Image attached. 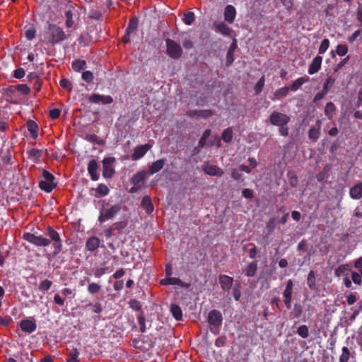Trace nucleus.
<instances>
[{"mask_svg": "<svg viewBox=\"0 0 362 362\" xmlns=\"http://www.w3.org/2000/svg\"><path fill=\"white\" fill-rule=\"evenodd\" d=\"M112 269H110L107 267H101L99 269H97L94 273V276L96 278H100L103 275L107 273H110L112 272Z\"/></svg>", "mask_w": 362, "mask_h": 362, "instance_id": "nucleus-53", "label": "nucleus"}, {"mask_svg": "<svg viewBox=\"0 0 362 362\" xmlns=\"http://www.w3.org/2000/svg\"><path fill=\"white\" fill-rule=\"evenodd\" d=\"M46 234L53 241V257H56L62 250V243L60 238V235L59 233L51 226L47 227Z\"/></svg>", "mask_w": 362, "mask_h": 362, "instance_id": "nucleus-6", "label": "nucleus"}, {"mask_svg": "<svg viewBox=\"0 0 362 362\" xmlns=\"http://www.w3.org/2000/svg\"><path fill=\"white\" fill-rule=\"evenodd\" d=\"M310 81V78L308 76H303L297 78L289 87V90L291 89L292 91H296L298 90L300 86Z\"/></svg>", "mask_w": 362, "mask_h": 362, "instance_id": "nucleus-29", "label": "nucleus"}, {"mask_svg": "<svg viewBox=\"0 0 362 362\" xmlns=\"http://www.w3.org/2000/svg\"><path fill=\"white\" fill-rule=\"evenodd\" d=\"M289 92V87L284 86L277 89L274 93V96L272 98L273 100H279L283 98H285Z\"/></svg>", "mask_w": 362, "mask_h": 362, "instance_id": "nucleus-30", "label": "nucleus"}, {"mask_svg": "<svg viewBox=\"0 0 362 362\" xmlns=\"http://www.w3.org/2000/svg\"><path fill=\"white\" fill-rule=\"evenodd\" d=\"M127 226V222L126 221H121L115 223L112 226L114 228V230H121L125 228Z\"/></svg>", "mask_w": 362, "mask_h": 362, "instance_id": "nucleus-59", "label": "nucleus"}, {"mask_svg": "<svg viewBox=\"0 0 362 362\" xmlns=\"http://www.w3.org/2000/svg\"><path fill=\"white\" fill-rule=\"evenodd\" d=\"M336 111V106L332 102H329L325 107V114L329 119H332Z\"/></svg>", "mask_w": 362, "mask_h": 362, "instance_id": "nucleus-36", "label": "nucleus"}, {"mask_svg": "<svg viewBox=\"0 0 362 362\" xmlns=\"http://www.w3.org/2000/svg\"><path fill=\"white\" fill-rule=\"evenodd\" d=\"M146 320L143 315H140L138 317V323L139 325V329L140 331L144 333L146 331V326H145Z\"/></svg>", "mask_w": 362, "mask_h": 362, "instance_id": "nucleus-62", "label": "nucleus"}, {"mask_svg": "<svg viewBox=\"0 0 362 362\" xmlns=\"http://www.w3.org/2000/svg\"><path fill=\"white\" fill-rule=\"evenodd\" d=\"M151 148L152 145L150 144L136 146L134 149L133 153L132 154V159L133 160H137L141 158Z\"/></svg>", "mask_w": 362, "mask_h": 362, "instance_id": "nucleus-11", "label": "nucleus"}, {"mask_svg": "<svg viewBox=\"0 0 362 362\" xmlns=\"http://www.w3.org/2000/svg\"><path fill=\"white\" fill-rule=\"evenodd\" d=\"M146 171L142 170L136 173L133 177L131 178V183L133 185H137L142 187L146 180Z\"/></svg>", "mask_w": 362, "mask_h": 362, "instance_id": "nucleus-23", "label": "nucleus"}, {"mask_svg": "<svg viewBox=\"0 0 362 362\" xmlns=\"http://www.w3.org/2000/svg\"><path fill=\"white\" fill-rule=\"evenodd\" d=\"M100 288L101 286L100 284L92 282L89 284L87 290L90 294H95L100 291Z\"/></svg>", "mask_w": 362, "mask_h": 362, "instance_id": "nucleus-50", "label": "nucleus"}, {"mask_svg": "<svg viewBox=\"0 0 362 362\" xmlns=\"http://www.w3.org/2000/svg\"><path fill=\"white\" fill-rule=\"evenodd\" d=\"M347 52L348 47L346 45H339L336 47V52L339 56H345Z\"/></svg>", "mask_w": 362, "mask_h": 362, "instance_id": "nucleus-57", "label": "nucleus"}, {"mask_svg": "<svg viewBox=\"0 0 362 362\" xmlns=\"http://www.w3.org/2000/svg\"><path fill=\"white\" fill-rule=\"evenodd\" d=\"M214 115V112L211 110H189L187 112V115L189 117H202L204 118H208Z\"/></svg>", "mask_w": 362, "mask_h": 362, "instance_id": "nucleus-18", "label": "nucleus"}, {"mask_svg": "<svg viewBox=\"0 0 362 362\" xmlns=\"http://www.w3.org/2000/svg\"><path fill=\"white\" fill-rule=\"evenodd\" d=\"M296 333L300 337H302L303 339H306L309 336L308 327L306 325H300L297 329Z\"/></svg>", "mask_w": 362, "mask_h": 362, "instance_id": "nucleus-45", "label": "nucleus"}, {"mask_svg": "<svg viewBox=\"0 0 362 362\" xmlns=\"http://www.w3.org/2000/svg\"><path fill=\"white\" fill-rule=\"evenodd\" d=\"M349 194L353 199H360L362 197V182H358L350 188Z\"/></svg>", "mask_w": 362, "mask_h": 362, "instance_id": "nucleus-25", "label": "nucleus"}, {"mask_svg": "<svg viewBox=\"0 0 362 362\" xmlns=\"http://www.w3.org/2000/svg\"><path fill=\"white\" fill-rule=\"evenodd\" d=\"M100 243V240L98 237L91 236L86 243V248L90 252H93L98 248Z\"/></svg>", "mask_w": 362, "mask_h": 362, "instance_id": "nucleus-26", "label": "nucleus"}, {"mask_svg": "<svg viewBox=\"0 0 362 362\" xmlns=\"http://www.w3.org/2000/svg\"><path fill=\"white\" fill-rule=\"evenodd\" d=\"M52 285V282L50 280L46 279L40 283L38 289L41 292H46L50 289Z\"/></svg>", "mask_w": 362, "mask_h": 362, "instance_id": "nucleus-42", "label": "nucleus"}, {"mask_svg": "<svg viewBox=\"0 0 362 362\" xmlns=\"http://www.w3.org/2000/svg\"><path fill=\"white\" fill-rule=\"evenodd\" d=\"M350 269H349V265L346 264H341L339 265L334 271V274L335 276L339 277L341 276L346 271H349Z\"/></svg>", "mask_w": 362, "mask_h": 362, "instance_id": "nucleus-52", "label": "nucleus"}, {"mask_svg": "<svg viewBox=\"0 0 362 362\" xmlns=\"http://www.w3.org/2000/svg\"><path fill=\"white\" fill-rule=\"evenodd\" d=\"M322 121L317 119L315 125L312 127L308 131V138L313 142H316L321 134Z\"/></svg>", "mask_w": 362, "mask_h": 362, "instance_id": "nucleus-13", "label": "nucleus"}, {"mask_svg": "<svg viewBox=\"0 0 362 362\" xmlns=\"http://www.w3.org/2000/svg\"><path fill=\"white\" fill-rule=\"evenodd\" d=\"M329 40L327 38L324 39L320 45L318 52L319 54H324L329 48Z\"/></svg>", "mask_w": 362, "mask_h": 362, "instance_id": "nucleus-56", "label": "nucleus"}, {"mask_svg": "<svg viewBox=\"0 0 362 362\" xmlns=\"http://www.w3.org/2000/svg\"><path fill=\"white\" fill-rule=\"evenodd\" d=\"M167 54L173 59H179L182 54L181 46L174 40L168 38L165 40Z\"/></svg>", "mask_w": 362, "mask_h": 362, "instance_id": "nucleus-9", "label": "nucleus"}, {"mask_svg": "<svg viewBox=\"0 0 362 362\" xmlns=\"http://www.w3.org/2000/svg\"><path fill=\"white\" fill-rule=\"evenodd\" d=\"M266 228L269 230V233H272L276 228L275 218H270L267 223Z\"/></svg>", "mask_w": 362, "mask_h": 362, "instance_id": "nucleus-63", "label": "nucleus"}, {"mask_svg": "<svg viewBox=\"0 0 362 362\" xmlns=\"http://www.w3.org/2000/svg\"><path fill=\"white\" fill-rule=\"evenodd\" d=\"M137 28L138 20L135 17H133L129 20L127 28L125 30V34L123 37V42L124 43L130 42V35L134 32Z\"/></svg>", "mask_w": 362, "mask_h": 362, "instance_id": "nucleus-12", "label": "nucleus"}, {"mask_svg": "<svg viewBox=\"0 0 362 362\" xmlns=\"http://www.w3.org/2000/svg\"><path fill=\"white\" fill-rule=\"evenodd\" d=\"M43 180L39 182V187L47 193L51 192L57 187V183L54 182L55 177L47 170H42Z\"/></svg>", "mask_w": 362, "mask_h": 362, "instance_id": "nucleus-4", "label": "nucleus"}, {"mask_svg": "<svg viewBox=\"0 0 362 362\" xmlns=\"http://www.w3.org/2000/svg\"><path fill=\"white\" fill-rule=\"evenodd\" d=\"M20 326L23 332H27L28 334L35 332L37 327L35 321L28 319L23 320L21 322Z\"/></svg>", "mask_w": 362, "mask_h": 362, "instance_id": "nucleus-19", "label": "nucleus"}, {"mask_svg": "<svg viewBox=\"0 0 362 362\" xmlns=\"http://www.w3.org/2000/svg\"><path fill=\"white\" fill-rule=\"evenodd\" d=\"M233 139V129L231 127H228L223 130L222 133V139L226 143H229Z\"/></svg>", "mask_w": 362, "mask_h": 362, "instance_id": "nucleus-44", "label": "nucleus"}, {"mask_svg": "<svg viewBox=\"0 0 362 362\" xmlns=\"http://www.w3.org/2000/svg\"><path fill=\"white\" fill-rule=\"evenodd\" d=\"M81 78L86 83H90L94 79V76L90 71H86L82 73Z\"/></svg>", "mask_w": 362, "mask_h": 362, "instance_id": "nucleus-54", "label": "nucleus"}, {"mask_svg": "<svg viewBox=\"0 0 362 362\" xmlns=\"http://www.w3.org/2000/svg\"><path fill=\"white\" fill-rule=\"evenodd\" d=\"M335 83V79L332 76H329L325 81L322 87L324 92L328 93L329 90L333 87Z\"/></svg>", "mask_w": 362, "mask_h": 362, "instance_id": "nucleus-43", "label": "nucleus"}, {"mask_svg": "<svg viewBox=\"0 0 362 362\" xmlns=\"http://www.w3.org/2000/svg\"><path fill=\"white\" fill-rule=\"evenodd\" d=\"M141 206L148 214H151L154 210V206L149 196H144L141 199Z\"/></svg>", "mask_w": 362, "mask_h": 362, "instance_id": "nucleus-27", "label": "nucleus"}, {"mask_svg": "<svg viewBox=\"0 0 362 362\" xmlns=\"http://www.w3.org/2000/svg\"><path fill=\"white\" fill-rule=\"evenodd\" d=\"M257 270V262H252L250 263L244 270L245 274L247 277H252L256 274Z\"/></svg>", "mask_w": 362, "mask_h": 362, "instance_id": "nucleus-32", "label": "nucleus"}, {"mask_svg": "<svg viewBox=\"0 0 362 362\" xmlns=\"http://www.w3.org/2000/svg\"><path fill=\"white\" fill-rule=\"evenodd\" d=\"M293 283L291 279H288L286 282V288L283 292V297L292 298Z\"/></svg>", "mask_w": 362, "mask_h": 362, "instance_id": "nucleus-39", "label": "nucleus"}, {"mask_svg": "<svg viewBox=\"0 0 362 362\" xmlns=\"http://www.w3.org/2000/svg\"><path fill=\"white\" fill-rule=\"evenodd\" d=\"M241 284L240 283L235 284L233 287V296L235 300L238 301L241 297L240 291Z\"/></svg>", "mask_w": 362, "mask_h": 362, "instance_id": "nucleus-55", "label": "nucleus"}, {"mask_svg": "<svg viewBox=\"0 0 362 362\" xmlns=\"http://www.w3.org/2000/svg\"><path fill=\"white\" fill-rule=\"evenodd\" d=\"M218 281L222 290L229 291L233 284V278L226 274H221L218 277Z\"/></svg>", "mask_w": 362, "mask_h": 362, "instance_id": "nucleus-17", "label": "nucleus"}, {"mask_svg": "<svg viewBox=\"0 0 362 362\" xmlns=\"http://www.w3.org/2000/svg\"><path fill=\"white\" fill-rule=\"evenodd\" d=\"M303 313V308L300 303H296L291 313L293 318H300Z\"/></svg>", "mask_w": 362, "mask_h": 362, "instance_id": "nucleus-34", "label": "nucleus"}, {"mask_svg": "<svg viewBox=\"0 0 362 362\" xmlns=\"http://www.w3.org/2000/svg\"><path fill=\"white\" fill-rule=\"evenodd\" d=\"M116 161L115 157L104 158L103 163V176L105 179L112 178L115 174V169L114 164Z\"/></svg>", "mask_w": 362, "mask_h": 362, "instance_id": "nucleus-8", "label": "nucleus"}, {"mask_svg": "<svg viewBox=\"0 0 362 362\" xmlns=\"http://www.w3.org/2000/svg\"><path fill=\"white\" fill-rule=\"evenodd\" d=\"M26 125H27L28 130L30 133V136L33 139H36L38 136V129H39L37 124L35 121H33L32 119H29L26 122Z\"/></svg>", "mask_w": 362, "mask_h": 362, "instance_id": "nucleus-28", "label": "nucleus"}, {"mask_svg": "<svg viewBox=\"0 0 362 362\" xmlns=\"http://www.w3.org/2000/svg\"><path fill=\"white\" fill-rule=\"evenodd\" d=\"M236 16V10L232 5H228L224 9V19L229 23H233Z\"/></svg>", "mask_w": 362, "mask_h": 362, "instance_id": "nucleus-21", "label": "nucleus"}, {"mask_svg": "<svg viewBox=\"0 0 362 362\" xmlns=\"http://www.w3.org/2000/svg\"><path fill=\"white\" fill-rule=\"evenodd\" d=\"M28 157L34 161L38 160L42 156V151L37 148H30L27 151Z\"/></svg>", "mask_w": 362, "mask_h": 362, "instance_id": "nucleus-31", "label": "nucleus"}, {"mask_svg": "<svg viewBox=\"0 0 362 362\" xmlns=\"http://www.w3.org/2000/svg\"><path fill=\"white\" fill-rule=\"evenodd\" d=\"M73 69L76 72H80L86 67V62L83 59H76L71 64Z\"/></svg>", "mask_w": 362, "mask_h": 362, "instance_id": "nucleus-35", "label": "nucleus"}, {"mask_svg": "<svg viewBox=\"0 0 362 362\" xmlns=\"http://www.w3.org/2000/svg\"><path fill=\"white\" fill-rule=\"evenodd\" d=\"M207 322L213 327L211 331L214 334H217L219 332V328L222 325L223 317L220 311L217 310H211L207 316Z\"/></svg>", "mask_w": 362, "mask_h": 362, "instance_id": "nucleus-5", "label": "nucleus"}, {"mask_svg": "<svg viewBox=\"0 0 362 362\" xmlns=\"http://www.w3.org/2000/svg\"><path fill=\"white\" fill-rule=\"evenodd\" d=\"M163 285H180L181 280L178 278L167 276L165 279H163L160 282Z\"/></svg>", "mask_w": 362, "mask_h": 362, "instance_id": "nucleus-41", "label": "nucleus"}, {"mask_svg": "<svg viewBox=\"0 0 362 362\" xmlns=\"http://www.w3.org/2000/svg\"><path fill=\"white\" fill-rule=\"evenodd\" d=\"M76 13H78V11L76 10L74 4L71 1H69L66 5V11L64 13L66 17L65 25L66 28H71L73 27L74 23L73 21V16Z\"/></svg>", "mask_w": 362, "mask_h": 362, "instance_id": "nucleus-10", "label": "nucleus"}, {"mask_svg": "<svg viewBox=\"0 0 362 362\" xmlns=\"http://www.w3.org/2000/svg\"><path fill=\"white\" fill-rule=\"evenodd\" d=\"M88 100L92 103L110 104L113 102V98L110 95H103L98 93H93Z\"/></svg>", "mask_w": 362, "mask_h": 362, "instance_id": "nucleus-14", "label": "nucleus"}, {"mask_svg": "<svg viewBox=\"0 0 362 362\" xmlns=\"http://www.w3.org/2000/svg\"><path fill=\"white\" fill-rule=\"evenodd\" d=\"M122 209L120 204H110L109 202H103V207L100 209L98 221L100 223L112 219Z\"/></svg>", "mask_w": 362, "mask_h": 362, "instance_id": "nucleus-3", "label": "nucleus"}, {"mask_svg": "<svg viewBox=\"0 0 362 362\" xmlns=\"http://www.w3.org/2000/svg\"><path fill=\"white\" fill-rule=\"evenodd\" d=\"M99 164L95 160L92 159L88 164V172L93 181H97L99 180V175L98 174V170L99 169Z\"/></svg>", "mask_w": 362, "mask_h": 362, "instance_id": "nucleus-15", "label": "nucleus"}, {"mask_svg": "<svg viewBox=\"0 0 362 362\" xmlns=\"http://www.w3.org/2000/svg\"><path fill=\"white\" fill-rule=\"evenodd\" d=\"M203 171L210 176L221 177L224 174V171L221 168L209 164L204 165Z\"/></svg>", "mask_w": 362, "mask_h": 362, "instance_id": "nucleus-16", "label": "nucleus"}, {"mask_svg": "<svg viewBox=\"0 0 362 362\" xmlns=\"http://www.w3.org/2000/svg\"><path fill=\"white\" fill-rule=\"evenodd\" d=\"M233 61H234L233 49H229L228 51L227 55H226V66H230L233 64Z\"/></svg>", "mask_w": 362, "mask_h": 362, "instance_id": "nucleus-61", "label": "nucleus"}, {"mask_svg": "<svg viewBox=\"0 0 362 362\" xmlns=\"http://www.w3.org/2000/svg\"><path fill=\"white\" fill-rule=\"evenodd\" d=\"M195 20V16L193 12L189 11L184 14L183 21L187 25H190L193 23Z\"/></svg>", "mask_w": 362, "mask_h": 362, "instance_id": "nucleus-47", "label": "nucleus"}, {"mask_svg": "<svg viewBox=\"0 0 362 362\" xmlns=\"http://www.w3.org/2000/svg\"><path fill=\"white\" fill-rule=\"evenodd\" d=\"M351 353L346 346L342 347V354L339 357V362H348L350 358Z\"/></svg>", "mask_w": 362, "mask_h": 362, "instance_id": "nucleus-49", "label": "nucleus"}, {"mask_svg": "<svg viewBox=\"0 0 362 362\" xmlns=\"http://www.w3.org/2000/svg\"><path fill=\"white\" fill-rule=\"evenodd\" d=\"M216 30L225 36H229L231 30L230 28L224 23H220L216 25Z\"/></svg>", "mask_w": 362, "mask_h": 362, "instance_id": "nucleus-37", "label": "nucleus"}, {"mask_svg": "<svg viewBox=\"0 0 362 362\" xmlns=\"http://www.w3.org/2000/svg\"><path fill=\"white\" fill-rule=\"evenodd\" d=\"M23 238L37 247H46L50 244V240L48 238L42 235H37L35 233H25L23 235Z\"/></svg>", "mask_w": 362, "mask_h": 362, "instance_id": "nucleus-7", "label": "nucleus"}, {"mask_svg": "<svg viewBox=\"0 0 362 362\" xmlns=\"http://www.w3.org/2000/svg\"><path fill=\"white\" fill-rule=\"evenodd\" d=\"M356 18L362 26V4H359L356 11Z\"/></svg>", "mask_w": 362, "mask_h": 362, "instance_id": "nucleus-64", "label": "nucleus"}, {"mask_svg": "<svg viewBox=\"0 0 362 362\" xmlns=\"http://www.w3.org/2000/svg\"><path fill=\"white\" fill-rule=\"evenodd\" d=\"M269 120L271 124L279 127L278 130L280 135L282 136H287L288 135L289 129L288 124L291 120L288 115L277 111H274L269 115Z\"/></svg>", "mask_w": 362, "mask_h": 362, "instance_id": "nucleus-1", "label": "nucleus"}, {"mask_svg": "<svg viewBox=\"0 0 362 362\" xmlns=\"http://www.w3.org/2000/svg\"><path fill=\"white\" fill-rule=\"evenodd\" d=\"M12 88L16 90V92H20L25 95H28L30 93V88L26 84H18L13 86Z\"/></svg>", "mask_w": 362, "mask_h": 362, "instance_id": "nucleus-40", "label": "nucleus"}, {"mask_svg": "<svg viewBox=\"0 0 362 362\" xmlns=\"http://www.w3.org/2000/svg\"><path fill=\"white\" fill-rule=\"evenodd\" d=\"M66 353L68 356L66 362H79V351L77 348L68 347L66 349Z\"/></svg>", "mask_w": 362, "mask_h": 362, "instance_id": "nucleus-22", "label": "nucleus"}, {"mask_svg": "<svg viewBox=\"0 0 362 362\" xmlns=\"http://www.w3.org/2000/svg\"><path fill=\"white\" fill-rule=\"evenodd\" d=\"M96 190L99 195L102 197L107 195L110 192L109 188L105 184H99Z\"/></svg>", "mask_w": 362, "mask_h": 362, "instance_id": "nucleus-51", "label": "nucleus"}, {"mask_svg": "<svg viewBox=\"0 0 362 362\" xmlns=\"http://www.w3.org/2000/svg\"><path fill=\"white\" fill-rule=\"evenodd\" d=\"M129 304V307L134 310L139 311L141 309V304L140 301L136 299L130 300Z\"/></svg>", "mask_w": 362, "mask_h": 362, "instance_id": "nucleus-58", "label": "nucleus"}, {"mask_svg": "<svg viewBox=\"0 0 362 362\" xmlns=\"http://www.w3.org/2000/svg\"><path fill=\"white\" fill-rule=\"evenodd\" d=\"M307 283L310 289L315 288V272L311 270L308 276Z\"/></svg>", "mask_w": 362, "mask_h": 362, "instance_id": "nucleus-48", "label": "nucleus"}, {"mask_svg": "<svg viewBox=\"0 0 362 362\" xmlns=\"http://www.w3.org/2000/svg\"><path fill=\"white\" fill-rule=\"evenodd\" d=\"M322 62V57H320V56L315 57L313 59L312 62L310 63V64L309 66L308 74L310 75H313V74H315L317 72H318L321 68Z\"/></svg>", "mask_w": 362, "mask_h": 362, "instance_id": "nucleus-20", "label": "nucleus"}, {"mask_svg": "<svg viewBox=\"0 0 362 362\" xmlns=\"http://www.w3.org/2000/svg\"><path fill=\"white\" fill-rule=\"evenodd\" d=\"M45 40L48 43L57 45L68 38L63 29L56 24L49 23L45 32Z\"/></svg>", "mask_w": 362, "mask_h": 362, "instance_id": "nucleus-2", "label": "nucleus"}, {"mask_svg": "<svg viewBox=\"0 0 362 362\" xmlns=\"http://www.w3.org/2000/svg\"><path fill=\"white\" fill-rule=\"evenodd\" d=\"M60 86L66 90H71L72 89V85L70 81L67 78H63L59 81Z\"/></svg>", "mask_w": 362, "mask_h": 362, "instance_id": "nucleus-60", "label": "nucleus"}, {"mask_svg": "<svg viewBox=\"0 0 362 362\" xmlns=\"http://www.w3.org/2000/svg\"><path fill=\"white\" fill-rule=\"evenodd\" d=\"M264 83H265V78H264V76H262L259 80L257 82V83L255 84V94L256 95H258L259 94L264 86Z\"/></svg>", "mask_w": 362, "mask_h": 362, "instance_id": "nucleus-46", "label": "nucleus"}, {"mask_svg": "<svg viewBox=\"0 0 362 362\" xmlns=\"http://www.w3.org/2000/svg\"><path fill=\"white\" fill-rule=\"evenodd\" d=\"M170 312L173 317L177 320H182V311L180 307L176 304H172L170 306Z\"/></svg>", "mask_w": 362, "mask_h": 362, "instance_id": "nucleus-33", "label": "nucleus"}, {"mask_svg": "<svg viewBox=\"0 0 362 362\" xmlns=\"http://www.w3.org/2000/svg\"><path fill=\"white\" fill-rule=\"evenodd\" d=\"M84 139L86 140L88 142L92 143V144H98V145H103L104 144L103 140L101 139L100 138H99L95 134H87L85 135Z\"/></svg>", "mask_w": 362, "mask_h": 362, "instance_id": "nucleus-38", "label": "nucleus"}, {"mask_svg": "<svg viewBox=\"0 0 362 362\" xmlns=\"http://www.w3.org/2000/svg\"><path fill=\"white\" fill-rule=\"evenodd\" d=\"M165 159L160 158L156 161H154L151 165L148 167V173L151 175H153L160 170H161L165 165Z\"/></svg>", "mask_w": 362, "mask_h": 362, "instance_id": "nucleus-24", "label": "nucleus"}]
</instances>
